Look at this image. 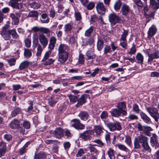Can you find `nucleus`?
Listing matches in <instances>:
<instances>
[{
    "label": "nucleus",
    "mask_w": 159,
    "mask_h": 159,
    "mask_svg": "<svg viewBox=\"0 0 159 159\" xmlns=\"http://www.w3.org/2000/svg\"><path fill=\"white\" fill-rule=\"evenodd\" d=\"M33 38V43L35 45L38 43V40L40 43V45L43 48H45L47 46L48 43V40L46 36L43 33L39 34L38 39L36 37L37 34H34Z\"/></svg>",
    "instance_id": "1"
},
{
    "label": "nucleus",
    "mask_w": 159,
    "mask_h": 159,
    "mask_svg": "<svg viewBox=\"0 0 159 159\" xmlns=\"http://www.w3.org/2000/svg\"><path fill=\"white\" fill-rule=\"evenodd\" d=\"M104 123L106 125L111 131H114L116 130L119 131L122 129L120 125L119 122H111L105 121Z\"/></svg>",
    "instance_id": "2"
},
{
    "label": "nucleus",
    "mask_w": 159,
    "mask_h": 159,
    "mask_svg": "<svg viewBox=\"0 0 159 159\" xmlns=\"http://www.w3.org/2000/svg\"><path fill=\"white\" fill-rule=\"evenodd\" d=\"M51 51H48L45 52L44 57L42 60V61L43 64L45 66L50 65L52 64L55 61V60L52 58L48 59L51 55Z\"/></svg>",
    "instance_id": "3"
},
{
    "label": "nucleus",
    "mask_w": 159,
    "mask_h": 159,
    "mask_svg": "<svg viewBox=\"0 0 159 159\" xmlns=\"http://www.w3.org/2000/svg\"><path fill=\"white\" fill-rule=\"evenodd\" d=\"M146 108L150 115L154 119L155 121L157 122L159 119V114L157 109L154 107H148Z\"/></svg>",
    "instance_id": "4"
},
{
    "label": "nucleus",
    "mask_w": 159,
    "mask_h": 159,
    "mask_svg": "<svg viewBox=\"0 0 159 159\" xmlns=\"http://www.w3.org/2000/svg\"><path fill=\"white\" fill-rule=\"evenodd\" d=\"M109 22L112 25H114L120 21L119 16L114 13L110 14L108 16Z\"/></svg>",
    "instance_id": "5"
},
{
    "label": "nucleus",
    "mask_w": 159,
    "mask_h": 159,
    "mask_svg": "<svg viewBox=\"0 0 159 159\" xmlns=\"http://www.w3.org/2000/svg\"><path fill=\"white\" fill-rule=\"evenodd\" d=\"M71 126L77 129L82 130L84 129L85 126L81 123L80 120L77 119H75L71 121Z\"/></svg>",
    "instance_id": "6"
},
{
    "label": "nucleus",
    "mask_w": 159,
    "mask_h": 159,
    "mask_svg": "<svg viewBox=\"0 0 159 159\" xmlns=\"http://www.w3.org/2000/svg\"><path fill=\"white\" fill-rule=\"evenodd\" d=\"M138 128L139 131H143V133L148 136H150V131L152 130V128L148 126H143L140 123H138Z\"/></svg>",
    "instance_id": "7"
},
{
    "label": "nucleus",
    "mask_w": 159,
    "mask_h": 159,
    "mask_svg": "<svg viewBox=\"0 0 159 159\" xmlns=\"http://www.w3.org/2000/svg\"><path fill=\"white\" fill-rule=\"evenodd\" d=\"M93 132L92 130H89L84 131L80 134V137L85 141L90 139V135L93 134Z\"/></svg>",
    "instance_id": "8"
},
{
    "label": "nucleus",
    "mask_w": 159,
    "mask_h": 159,
    "mask_svg": "<svg viewBox=\"0 0 159 159\" xmlns=\"http://www.w3.org/2000/svg\"><path fill=\"white\" fill-rule=\"evenodd\" d=\"M21 0H10L9 2V5L13 8L20 9L22 8V5L19 2Z\"/></svg>",
    "instance_id": "9"
},
{
    "label": "nucleus",
    "mask_w": 159,
    "mask_h": 159,
    "mask_svg": "<svg viewBox=\"0 0 159 159\" xmlns=\"http://www.w3.org/2000/svg\"><path fill=\"white\" fill-rule=\"evenodd\" d=\"M54 136L58 139H60L63 136L64 130L61 128L58 127L56 128L55 130L52 133Z\"/></svg>",
    "instance_id": "10"
},
{
    "label": "nucleus",
    "mask_w": 159,
    "mask_h": 159,
    "mask_svg": "<svg viewBox=\"0 0 159 159\" xmlns=\"http://www.w3.org/2000/svg\"><path fill=\"white\" fill-rule=\"evenodd\" d=\"M69 54V53H58V61L61 63L65 62L68 59Z\"/></svg>",
    "instance_id": "11"
},
{
    "label": "nucleus",
    "mask_w": 159,
    "mask_h": 159,
    "mask_svg": "<svg viewBox=\"0 0 159 159\" xmlns=\"http://www.w3.org/2000/svg\"><path fill=\"white\" fill-rule=\"evenodd\" d=\"M157 136L155 134H153V136L150 138V143L151 145L155 148L159 146V143L157 140Z\"/></svg>",
    "instance_id": "12"
},
{
    "label": "nucleus",
    "mask_w": 159,
    "mask_h": 159,
    "mask_svg": "<svg viewBox=\"0 0 159 159\" xmlns=\"http://www.w3.org/2000/svg\"><path fill=\"white\" fill-rule=\"evenodd\" d=\"M69 47L66 45L61 44L59 45L58 48V53H66L68 52Z\"/></svg>",
    "instance_id": "13"
},
{
    "label": "nucleus",
    "mask_w": 159,
    "mask_h": 159,
    "mask_svg": "<svg viewBox=\"0 0 159 159\" xmlns=\"http://www.w3.org/2000/svg\"><path fill=\"white\" fill-rule=\"evenodd\" d=\"M117 107L122 112V114L124 116H126L127 114L126 111L125 110L126 107V105L125 103L123 102L119 103L118 104Z\"/></svg>",
    "instance_id": "14"
},
{
    "label": "nucleus",
    "mask_w": 159,
    "mask_h": 159,
    "mask_svg": "<svg viewBox=\"0 0 159 159\" xmlns=\"http://www.w3.org/2000/svg\"><path fill=\"white\" fill-rule=\"evenodd\" d=\"M157 29L155 26L152 25L150 27L148 32V37L150 39L156 34Z\"/></svg>",
    "instance_id": "15"
},
{
    "label": "nucleus",
    "mask_w": 159,
    "mask_h": 159,
    "mask_svg": "<svg viewBox=\"0 0 159 159\" xmlns=\"http://www.w3.org/2000/svg\"><path fill=\"white\" fill-rule=\"evenodd\" d=\"M98 12L101 14H104L105 12V8L102 2H98L96 6Z\"/></svg>",
    "instance_id": "16"
},
{
    "label": "nucleus",
    "mask_w": 159,
    "mask_h": 159,
    "mask_svg": "<svg viewBox=\"0 0 159 159\" xmlns=\"http://www.w3.org/2000/svg\"><path fill=\"white\" fill-rule=\"evenodd\" d=\"M20 122L17 119H14L10 123V127L11 129H17L20 126Z\"/></svg>",
    "instance_id": "17"
},
{
    "label": "nucleus",
    "mask_w": 159,
    "mask_h": 159,
    "mask_svg": "<svg viewBox=\"0 0 159 159\" xmlns=\"http://www.w3.org/2000/svg\"><path fill=\"white\" fill-rule=\"evenodd\" d=\"M56 41L57 39L55 37H51L49 39L48 48L50 50L53 49L55 47V45L56 43Z\"/></svg>",
    "instance_id": "18"
},
{
    "label": "nucleus",
    "mask_w": 159,
    "mask_h": 159,
    "mask_svg": "<svg viewBox=\"0 0 159 159\" xmlns=\"http://www.w3.org/2000/svg\"><path fill=\"white\" fill-rule=\"evenodd\" d=\"M150 7L153 10L159 8V2L156 0H149Z\"/></svg>",
    "instance_id": "19"
},
{
    "label": "nucleus",
    "mask_w": 159,
    "mask_h": 159,
    "mask_svg": "<svg viewBox=\"0 0 159 159\" xmlns=\"http://www.w3.org/2000/svg\"><path fill=\"white\" fill-rule=\"evenodd\" d=\"M148 62L152 61L154 59H157L159 58V52H155L152 54H148Z\"/></svg>",
    "instance_id": "20"
},
{
    "label": "nucleus",
    "mask_w": 159,
    "mask_h": 159,
    "mask_svg": "<svg viewBox=\"0 0 159 159\" xmlns=\"http://www.w3.org/2000/svg\"><path fill=\"white\" fill-rule=\"evenodd\" d=\"M94 50L92 49L91 51L89 50L86 53L87 60L93 59L95 58L96 55L94 53Z\"/></svg>",
    "instance_id": "21"
},
{
    "label": "nucleus",
    "mask_w": 159,
    "mask_h": 159,
    "mask_svg": "<svg viewBox=\"0 0 159 159\" xmlns=\"http://www.w3.org/2000/svg\"><path fill=\"white\" fill-rule=\"evenodd\" d=\"M112 116L115 117H118L120 116L122 112L117 108L112 109L110 111Z\"/></svg>",
    "instance_id": "22"
},
{
    "label": "nucleus",
    "mask_w": 159,
    "mask_h": 159,
    "mask_svg": "<svg viewBox=\"0 0 159 159\" xmlns=\"http://www.w3.org/2000/svg\"><path fill=\"white\" fill-rule=\"evenodd\" d=\"M79 116L82 120L85 121L88 119L89 115L87 112L82 111L79 114Z\"/></svg>",
    "instance_id": "23"
},
{
    "label": "nucleus",
    "mask_w": 159,
    "mask_h": 159,
    "mask_svg": "<svg viewBox=\"0 0 159 159\" xmlns=\"http://www.w3.org/2000/svg\"><path fill=\"white\" fill-rule=\"evenodd\" d=\"M140 115L141 118L146 123L150 124L151 122L150 118L145 113L143 112H141L140 113Z\"/></svg>",
    "instance_id": "24"
},
{
    "label": "nucleus",
    "mask_w": 159,
    "mask_h": 159,
    "mask_svg": "<svg viewBox=\"0 0 159 159\" xmlns=\"http://www.w3.org/2000/svg\"><path fill=\"white\" fill-rule=\"evenodd\" d=\"M49 21V19L48 15L46 13L42 14L40 18V21L41 23H48Z\"/></svg>",
    "instance_id": "25"
},
{
    "label": "nucleus",
    "mask_w": 159,
    "mask_h": 159,
    "mask_svg": "<svg viewBox=\"0 0 159 159\" xmlns=\"http://www.w3.org/2000/svg\"><path fill=\"white\" fill-rule=\"evenodd\" d=\"M88 96V95L86 94L81 95L80 99L79 100L78 99L77 101L78 102L77 106H78V107H79L84 103L86 102V97Z\"/></svg>",
    "instance_id": "26"
},
{
    "label": "nucleus",
    "mask_w": 159,
    "mask_h": 159,
    "mask_svg": "<svg viewBox=\"0 0 159 159\" xmlns=\"http://www.w3.org/2000/svg\"><path fill=\"white\" fill-rule=\"evenodd\" d=\"M8 33L10 36H11L13 39H17L19 36L16 32L15 29H13L8 30Z\"/></svg>",
    "instance_id": "27"
},
{
    "label": "nucleus",
    "mask_w": 159,
    "mask_h": 159,
    "mask_svg": "<svg viewBox=\"0 0 159 159\" xmlns=\"http://www.w3.org/2000/svg\"><path fill=\"white\" fill-rule=\"evenodd\" d=\"M129 6L125 4H124L121 8L122 14L123 15H127L129 11Z\"/></svg>",
    "instance_id": "28"
},
{
    "label": "nucleus",
    "mask_w": 159,
    "mask_h": 159,
    "mask_svg": "<svg viewBox=\"0 0 159 159\" xmlns=\"http://www.w3.org/2000/svg\"><path fill=\"white\" fill-rule=\"evenodd\" d=\"M21 109L19 107H16L12 110L11 113V116L12 117H15L18 114L20 113Z\"/></svg>",
    "instance_id": "29"
},
{
    "label": "nucleus",
    "mask_w": 159,
    "mask_h": 159,
    "mask_svg": "<svg viewBox=\"0 0 159 159\" xmlns=\"http://www.w3.org/2000/svg\"><path fill=\"white\" fill-rule=\"evenodd\" d=\"M30 64V62L29 61H24L20 64L19 66V69L20 70H23L28 67Z\"/></svg>",
    "instance_id": "30"
},
{
    "label": "nucleus",
    "mask_w": 159,
    "mask_h": 159,
    "mask_svg": "<svg viewBox=\"0 0 159 159\" xmlns=\"http://www.w3.org/2000/svg\"><path fill=\"white\" fill-rule=\"evenodd\" d=\"M48 104L51 107H53L58 101L57 99L54 98V96H51L48 99Z\"/></svg>",
    "instance_id": "31"
},
{
    "label": "nucleus",
    "mask_w": 159,
    "mask_h": 159,
    "mask_svg": "<svg viewBox=\"0 0 159 159\" xmlns=\"http://www.w3.org/2000/svg\"><path fill=\"white\" fill-rule=\"evenodd\" d=\"M10 17L11 18L14 24L16 25L19 23V19L17 17L16 14L11 13L10 14Z\"/></svg>",
    "instance_id": "32"
},
{
    "label": "nucleus",
    "mask_w": 159,
    "mask_h": 159,
    "mask_svg": "<svg viewBox=\"0 0 159 159\" xmlns=\"http://www.w3.org/2000/svg\"><path fill=\"white\" fill-rule=\"evenodd\" d=\"M137 139H138L140 143H142V144L146 143L148 140V138L143 135H139L138 138H137Z\"/></svg>",
    "instance_id": "33"
},
{
    "label": "nucleus",
    "mask_w": 159,
    "mask_h": 159,
    "mask_svg": "<svg viewBox=\"0 0 159 159\" xmlns=\"http://www.w3.org/2000/svg\"><path fill=\"white\" fill-rule=\"evenodd\" d=\"M94 28L92 26L87 29L84 33V36L87 37H89L91 36L92 33L93 31Z\"/></svg>",
    "instance_id": "34"
},
{
    "label": "nucleus",
    "mask_w": 159,
    "mask_h": 159,
    "mask_svg": "<svg viewBox=\"0 0 159 159\" xmlns=\"http://www.w3.org/2000/svg\"><path fill=\"white\" fill-rule=\"evenodd\" d=\"M136 58L138 63L141 64L143 63L144 57L141 54L139 53H138L136 56Z\"/></svg>",
    "instance_id": "35"
},
{
    "label": "nucleus",
    "mask_w": 159,
    "mask_h": 159,
    "mask_svg": "<svg viewBox=\"0 0 159 159\" xmlns=\"http://www.w3.org/2000/svg\"><path fill=\"white\" fill-rule=\"evenodd\" d=\"M107 153L110 159H115V156L113 149L111 148H109Z\"/></svg>",
    "instance_id": "36"
},
{
    "label": "nucleus",
    "mask_w": 159,
    "mask_h": 159,
    "mask_svg": "<svg viewBox=\"0 0 159 159\" xmlns=\"http://www.w3.org/2000/svg\"><path fill=\"white\" fill-rule=\"evenodd\" d=\"M0 34L2 35L3 39L6 40H9L11 38L10 35L9 34L8 32L7 33V32L4 31H0Z\"/></svg>",
    "instance_id": "37"
},
{
    "label": "nucleus",
    "mask_w": 159,
    "mask_h": 159,
    "mask_svg": "<svg viewBox=\"0 0 159 159\" xmlns=\"http://www.w3.org/2000/svg\"><path fill=\"white\" fill-rule=\"evenodd\" d=\"M104 45L103 41L101 39H98L97 42V48L98 51H100Z\"/></svg>",
    "instance_id": "38"
},
{
    "label": "nucleus",
    "mask_w": 159,
    "mask_h": 159,
    "mask_svg": "<svg viewBox=\"0 0 159 159\" xmlns=\"http://www.w3.org/2000/svg\"><path fill=\"white\" fill-rule=\"evenodd\" d=\"M24 57L26 58H29L31 57L32 56V52L31 50L26 48L24 49Z\"/></svg>",
    "instance_id": "39"
},
{
    "label": "nucleus",
    "mask_w": 159,
    "mask_h": 159,
    "mask_svg": "<svg viewBox=\"0 0 159 159\" xmlns=\"http://www.w3.org/2000/svg\"><path fill=\"white\" fill-rule=\"evenodd\" d=\"M118 148L123 151L126 152H129V150L125 145L121 144H118L116 145Z\"/></svg>",
    "instance_id": "40"
},
{
    "label": "nucleus",
    "mask_w": 159,
    "mask_h": 159,
    "mask_svg": "<svg viewBox=\"0 0 159 159\" xmlns=\"http://www.w3.org/2000/svg\"><path fill=\"white\" fill-rule=\"evenodd\" d=\"M88 148L89 149L90 152H93L96 155L98 154V151L93 145H90V146L88 147Z\"/></svg>",
    "instance_id": "41"
},
{
    "label": "nucleus",
    "mask_w": 159,
    "mask_h": 159,
    "mask_svg": "<svg viewBox=\"0 0 159 159\" xmlns=\"http://www.w3.org/2000/svg\"><path fill=\"white\" fill-rule=\"evenodd\" d=\"M103 128L100 126H95L94 129L95 130L96 133L98 135H99L102 132Z\"/></svg>",
    "instance_id": "42"
},
{
    "label": "nucleus",
    "mask_w": 159,
    "mask_h": 159,
    "mask_svg": "<svg viewBox=\"0 0 159 159\" xmlns=\"http://www.w3.org/2000/svg\"><path fill=\"white\" fill-rule=\"evenodd\" d=\"M125 142L130 147L132 144V140L131 137L128 135H126L125 136Z\"/></svg>",
    "instance_id": "43"
},
{
    "label": "nucleus",
    "mask_w": 159,
    "mask_h": 159,
    "mask_svg": "<svg viewBox=\"0 0 159 159\" xmlns=\"http://www.w3.org/2000/svg\"><path fill=\"white\" fill-rule=\"evenodd\" d=\"M119 45L121 46L123 48L126 49L127 48V41L125 40H121L119 39Z\"/></svg>",
    "instance_id": "44"
},
{
    "label": "nucleus",
    "mask_w": 159,
    "mask_h": 159,
    "mask_svg": "<svg viewBox=\"0 0 159 159\" xmlns=\"http://www.w3.org/2000/svg\"><path fill=\"white\" fill-rule=\"evenodd\" d=\"M121 5V3L120 0H118L115 3L114 5V8L115 10L117 11L119 10Z\"/></svg>",
    "instance_id": "45"
},
{
    "label": "nucleus",
    "mask_w": 159,
    "mask_h": 159,
    "mask_svg": "<svg viewBox=\"0 0 159 159\" xmlns=\"http://www.w3.org/2000/svg\"><path fill=\"white\" fill-rule=\"evenodd\" d=\"M128 31L123 29V32L122 34L121 38L120 39L121 40H126V37L128 36Z\"/></svg>",
    "instance_id": "46"
},
{
    "label": "nucleus",
    "mask_w": 159,
    "mask_h": 159,
    "mask_svg": "<svg viewBox=\"0 0 159 159\" xmlns=\"http://www.w3.org/2000/svg\"><path fill=\"white\" fill-rule=\"evenodd\" d=\"M43 48V47L40 44L38 45L37 52L36 54L37 57H40L41 56Z\"/></svg>",
    "instance_id": "47"
},
{
    "label": "nucleus",
    "mask_w": 159,
    "mask_h": 159,
    "mask_svg": "<svg viewBox=\"0 0 159 159\" xmlns=\"http://www.w3.org/2000/svg\"><path fill=\"white\" fill-rule=\"evenodd\" d=\"M68 96L70 102L73 103L75 102L78 100V98L76 96L68 95Z\"/></svg>",
    "instance_id": "48"
},
{
    "label": "nucleus",
    "mask_w": 159,
    "mask_h": 159,
    "mask_svg": "<svg viewBox=\"0 0 159 159\" xmlns=\"http://www.w3.org/2000/svg\"><path fill=\"white\" fill-rule=\"evenodd\" d=\"M140 142L138 140V139H137V137L135 138L134 141V148L138 149L140 148L141 146L140 144Z\"/></svg>",
    "instance_id": "49"
},
{
    "label": "nucleus",
    "mask_w": 159,
    "mask_h": 159,
    "mask_svg": "<svg viewBox=\"0 0 159 159\" xmlns=\"http://www.w3.org/2000/svg\"><path fill=\"white\" fill-rule=\"evenodd\" d=\"M40 29V32L46 34H50V30L48 28L44 27H41Z\"/></svg>",
    "instance_id": "50"
},
{
    "label": "nucleus",
    "mask_w": 159,
    "mask_h": 159,
    "mask_svg": "<svg viewBox=\"0 0 159 159\" xmlns=\"http://www.w3.org/2000/svg\"><path fill=\"white\" fill-rule=\"evenodd\" d=\"M73 26L70 24H66L65 25L64 29L65 32H68L70 31L72 29Z\"/></svg>",
    "instance_id": "51"
},
{
    "label": "nucleus",
    "mask_w": 159,
    "mask_h": 159,
    "mask_svg": "<svg viewBox=\"0 0 159 159\" xmlns=\"http://www.w3.org/2000/svg\"><path fill=\"white\" fill-rule=\"evenodd\" d=\"M93 142L97 143L98 145H94L100 147H102L104 146V143L100 139H96L92 141Z\"/></svg>",
    "instance_id": "52"
},
{
    "label": "nucleus",
    "mask_w": 159,
    "mask_h": 159,
    "mask_svg": "<svg viewBox=\"0 0 159 159\" xmlns=\"http://www.w3.org/2000/svg\"><path fill=\"white\" fill-rule=\"evenodd\" d=\"M39 13L37 11H32L29 13V16L30 17H37L38 16Z\"/></svg>",
    "instance_id": "53"
},
{
    "label": "nucleus",
    "mask_w": 159,
    "mask_h": 159,
    "mask_svg": "<svg viewBox=\"0 0 159 159\" xmlns=\"http://www.w3.org/2000/svg\"><path fill=\"white\" fill-rule=\"evenodd\" d=\"M135 4L138 7H143V4L141 0H134Z\"/></svg>",
    "instance_id": "54"
},
{
    "label": "nucleus",
    "mask_w": 159,
    "mask_h": 159,
    "mask_svg": "<svg viewBox=\"0 0 159 159\" xmlns=\"http://www.w3.org/2000/svg\"><path fill=\"white\" fill-rule=\"evenodd\" d=\"M40 4L36 2H33L30 5L31 7L34 9H38L40 7Z\"/></svg>",
    "instance_id": "55"
},
{
    "label": "nucleus",
    "mask_w": 159,
    "mask_h": 159,
    "mask_svg": "<svg viewBox=\"0 0 159 159\" xmlns=\"http://www.w3.org/2000/svg\"><path fill=\"white\" fill-rule=\"evenodd\" d=\"M84 151L83 148H81L78 150L76 156V157H80L82 156L84 154Z\"/></svg>",
    "instance_id": "56"
},
{
    "label": "nucleus",
    "mask_w": 159,
    "mask_h": 159,
    "mask_svg": "<svg viewBox=\"0 0 159 159\" xmlns=\"http://www.w3.org/2000/svg\"><path fill=\"white\" fill-rule=\"evenodd\" d=\"M108 116V113L105 111H103L100 115V117L103 120L106 119Z\"/></svg>",
    "instance_id": "57"
},
{
    "label": "nucleus",
    "mask_w": 159,
    "mask_h": 159,
    "mask_svg": "<svg viewBox=\"0 0 159 159\" xmlns=\"http://www.w3.org/2000/svg\"><path fill=\"white\" fill-rule=\"evenodd\" d=\"M111 50V48L109 46L105 45L104 48V54H106L110 52Z\"/></svg>",
    "instance_id": "58"
},
{
    "label": "nucleus",
    "mask_w": 159,
    "mask_h": 159,
    "mask_svg": "<svg viewBox=\"0 0 159 159\" xmlns=\"http://www.w3.org/2000/svg\"><path fill=\"white\" fill-rule=\"evenodd\" d=\"M143 149L146 151H151V149L148 145V141L142 144Z\"/></svg>",
    "instance_id": "59"
},
{
    "label": "nucleus",
    "mask_w": 159,
    "mask_h": 159,
    "mask_svg": "<svg viewBox=\"0 0 159 159\" xmlns=\"http://www.w3.org/2000/svg\"><path fill=\"white\" fill-rule=\"evenodd\" d=\"M40 159H45L47 154L43 152H41L38 154H36Z\"/></svg>",
    "instance_id": "60"
},
{
    "label": "nucleus",
    "mask_w": 159,
    "mask_h": 159,
    "mask_svg": "<svg viewBox=\"0 0 159 159\" xmlns=\"http://www.w3.org/2000/svg\"><path fill=\"white\" fill-rule=\"evenodd\" d=\"M23 126L26 129H28L30 127V123L28 121L25 120L23 122Z\"/></svg>",
    "instance_id": "61"
},
{
    "label": "nucleus",
    "mask_w": 159,
    "mask_h": 159,
    "mask_svg": "<svg viewBox=\"0 0 159 159\" xmlns=\"http://www.w3.org/2000/svg\"><path fill=\"white\" fill-rule=\"evenodd\" d=\"M128 120H137L138 119V116L134 114H130L128 117Z\"/></svg>",
    "instance_id": "62"
},
{
    "label": "nucleus",
    "mask_w": 159,
    "mask_h": 159,
    "mask_svg": "<svg viewBox=\"0 0 159 159\" xmlns=\"http://www.w3.org/2000/svg\"><path fill=\"white\" fill-rule=\"evenodd\" d=\"M133 111H135L137 113H139L140 111V109L139 108L138 105L134 104L133 107Z\"/></svg>",
    "instance_id": "63"
},
{
    "label": "nucleus",
    "mask_w": 159,
    "mask_h": 159,
    "mask_svg": "<svg viewBox=\"0 0 159 159\" xmlns=\"http://www.w3.org/2000/svg\"><path fill=\"white\" fill-rule=\"evenodd\" d=\"M79 62L80 64H83L84 62V56L82 54L80 53L79 57Z\"/></svg>",
    "instance_id": "64"
}]
</instances>
